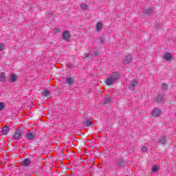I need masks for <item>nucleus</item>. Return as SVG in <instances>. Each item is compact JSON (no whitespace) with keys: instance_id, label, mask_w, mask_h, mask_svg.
<instances>
[{"instance_id":"obj_13","label":"nucleus","mask_w":176,"mask_h":176,"mask_svg":"<svg viewBox=\"0 0 176 176\" xmlns=\"http://www.w3.org/2000/svg\"><path fill=\"white\" fill-rule=\"evenodd\" d=\"M22 164L25 167H28V166H30V164H31V160H30V159L23 160V162H22Z\"/></svg>"},{"instance_id":"obj_17","label":"nucleus","mask_w":176,"mask_h":176,"mask_svg":"<svg viewBox=\"0 0 176 176\" xmlns=\"http://www.w3.org/2000/svg\"><path fill=\"white\" fill-rule=\"evenodd\" d=\"M96 31H100V30H101V28H102V23L98 22L96 25Z\"/></svg>"},{"instance_id":"obj_20","label":"nucleus","mask_w":176,"mask_h":176,"mask_svg":"<svg viewBox=\"0 0 176 176\" xmlns=\"http://www.w3.org/2000/svg\"><path fill=\"white\" fill-rule=\"evenodd\" d=\"M81 9L84 10V12H86L87 10V4L82 3L81 4Z\"/></svg>"},{"instance_id":"obj_15","label":"nucleus","mask_w":176,"mask_h":176,"mask_svg":"<svg viewBox=\"0 0 176 176\" xmlns=\"http://www.w3.org/2000/svg\"><path fill=\"white\" fill-rule=\"evenodd\" d=\"M6 80V74L1 72L0 74V82H5Z\"/></svg>"},{"instance_id":"obj_19","label":"nucleus","mask_w":176,"mask_h":176,"mask_svg":"<svg viewBox=\"0 0 176 176\" xmlns=\"http://www.w3.org/2000/svg\"><path fill=\"white\" fill-rule=\"evenodd\" d=\"M144 12L145 13V14H151L152 13V9L151 8L144 9Z\"/></svg>"},{"instance_id":"obj_11","label":"nucleus","mask_w":176,"mask_h":176,"mask_svg":"<svg viewBox=\"0 0 176 176\" xmlns=\"http://www.w3.org/2000/svg\"><path fill=\"white\" fill-rule=\"evenodd\" d=\"M41 96L43 98H50V92L47 90L43 91L41 92Z\"/></svg>"},{"instance_id":"obj_6","label":"nucleus","mask_w":176,"mask_h":176,"mask_svg":"<svg viewBox=\"0 0 176 176\" xmlns=\"http://www.w3.org/2000/svg\"><path fill=\"white\" fill-rule=\"evenodd\" d=\"M116 166L118 168H120L124 166V160L123 158H120L116 162Z\"/></svg>"},{"instance_id":"obj_2","label":"nucleus","mask_w":176,"mask_h":176,"mask_svg":"<svg viewBox=\"0 0 176 176\" xmlns=\"http://www.w3.org/2000/svg\"><path fill=\"white\" fill-rule=\"evenodd\" d=\"M23 131L21 129H19L14 133L13 135V139L14 140H20V137L23 135Z\"/></svg>"},{"instance_id":"obj_22","label":"nucleus","mask_w":176,"mask_h":176,"mask_svg":"<svg viewBox=\"0 0 176 176\" xmlns=\"http://www.w3.org/2000/svg\"><path fill=\"white\" fill-rule=\"evenodd\" d=\"M85 125L87 126L88 127H91V120H87L85 121Z\"/></svg>"},{"instance_id":"obj_18","label":"nucleus","mask_w":176,"mask_h":176,"mask_svg":"<svg viewBox=\"0 0 176 176\" xmlns=\"http://www.w3.org/2000/svg\"><path fill=\"white\" fill-rule=\"evenodd\" d=\"M160 168V167L157 165H153L152 167V171L153 173H156Z\"/></svg>"},{"instance_id":"obj_3","label":"nucleus","mask_w":176,"mask_h":176,"mask_svg":"<svg viewBox=\"0 0 176 176\" xmlns=\"http://www.w3.org/2000/svg\"><path fill=\"white\" fill-rule=\"evenodd\" d=\"M25 138L28 141H33V140L36 139V133L35 132H29L26 134Z\"/></svg>"},{"instance_id":"obj_30","label":"nucleus","mask_w":176,"mask_h":176,"mask_svg":"<svg viewBox=\"0 0 176 176\" xmlns=\"http://www.w3.org/2000/svg\"><path fill=\"white\" fill-rule=\"evenodd\" d=\"M95 56H98V54L97 52H94Z\"/></svg>"},{"instance_id":"obj_9","label":"nucleus","mask_w":176,"mask_h":176,"mask_svg":"<svg viewBox=\"0 0 176 176\" xmlns=\"http://www.w3.org/2000/svg\"><path fill=\"white\" fill-rule=\"evenodd\" d=\"M75 83V81L74 80V78L69 77L66 78L65 84L67 86H72Z\"/></svg>"},{"instance_id":"obj_21","label":"nucleus","mask_w":176,"mask_h":176,"mask_svg":"<svg viewBox=\"0 0 176 176\" xmlns=\"http://www.w3.org/2000/svg\"><path fill=\"white\" fill-rule=\"evenodd\" d=\"M162 90H168V85L163 83L162 86Z\"/></svg>"},{"instance_id":"obj_27","label":"nucleus","mask_w":176,"mask_h":176,"mask_svg":"<svg viewBox=\"0 0 176 176\" xmlns=\"http://www.w3.org/2000/svg\"><path fill=\"white\" fill-rule=\"evenodd\" d=\"M5 108V103L4 102H0V110L3 109Z\"/></svg>"},{"instance_id":"obj_1","label":"nucleus","mask_w":176,"mask_h":176,"mask_svg":"<svg viewBox=\"0 0 176 176\" xmlns=\"http://www.w3.org/2000/svg\"><path fill=\"white\" fill-rule=\"evenodd\" d=\"M118 79H120V74L119 73L114 72L113 74L110 76V77L107 78L106 80V85L108 86H111V85H113Z\"/></svg>"},{"instance_id":"obj_16","label":"nucleus","mask_w":176,"mask_h":176,"mask_svg":"<svg viewBox=\"0 0 176 176\" xmlns=\"http://www.w3.org/2000/svg\"><path fill=\"white\" fill-rule=\"evenodd\" d=\"M111 101H112V99L111 98V97L106 96L104 98V104H109V102H111Z\"/></svg>"},{"instance_id":"obj_29","label":"nucleus","mask_w":176,"mask_h":176,"mask_svg":"<svg viewBox=\"0 0 176 176\" xmlns=\"http://www.w3.org/2000/svg\"><path fill=\"white\" fill-rule=\"evenodd\" d=\"M70 67H71V68H74V65L72 64V65H70Z\"/></svg>"},{"instance_id":"obj_10","label":"nucleus","mask_w":176,"mask_h":176,"mask_svg":"<svg viewBox=\"0 0 176 176\" xmlns=\"http://www.w3.org/2000/svg\"><path fill=\"white\" fill-rule=\"evenodd\" d=\"M160 115H162V111H160L159 109H155L152 113V116L153 118H157V117L160 116Z\"/></svg>"},{"instance_id":"obj_12","label":"nucleus","mask_w":176,"mask_h":176,"mask_svg":"<svg viewBox=\"0 0 176 176\" xmlns=\"http://www.w3.org/2000/svg\"><path fill=\"white\" fill-rule=\"evenodd\" d=\"M17 78H18L17 74H10V82H11V83L16 82V80H17Z\"/></svg>"},{"instance_id":"obj_25","label":"nucleus","mask_w":176,"mask_h":176,"mask_svg":"<svg viewBox=\"0 0 176 176\" xmlns=\"http://www.w3.org/2000/svg\"><path fill=\"white\" fill-rule=\"evenodd\" d=\"M60 31H61V29H60V28L54 29V34H58V32H60Z\"/></svg>"},{"instance_id":"obj_4","label":"nucleus","mask_w":176,"mask_h":176,"mask_svg":"<svg viewBox=\"0 0 176 176\" xmlns=\"http://www.w3.org/2000/svg\"><path fill=\"white\" fill-rule=\"evenodd\" d=\"M139 83L140 82L138 81V80L133 79L132 81L130 82L129 89H130L131 90H133V89H135V87L138 86Z\"/></svg>"},{"instance_id":"obj_14","label":"nucleus","mask_w":176,"mask_h":176,"mask_svg":"<svg viewBox=\"0 0 176 176\" xmlns=\"http://www.w3.org/2000/svg\"><path fill=\"white\" fill-rule=\"evenodd\" d=\"M1 133L3 134V135H8V134H9V126H4L1 131Z\"/></svg>"},{"instance_id":"obj_8","label":"nucleus","mask_w":176,"mask_h":176,"mask_svg":"<svg viewBox=\"0 0 176 176\" xmlns=\"http://www.w3.org/2000/svg\"><path fill=\"white\" fill-rule=\"evenodd\" d=\"M164 60H166V61H170V60L173 59V55L170 54L169 52H165L163 56Z\"/></svg>"},{"instance_id":"obj_5","label":"nucleus","mask_w":176,"mask_h":176,"mask_svg":"<svg viewBox=\"0 0 176 176\" xmlns=\"http://www.w3.org/2000/svg\"><path fill=\"white\" fill-rule=\"evenodd\" d=\"M63 38L64 41H68L71 38V33L68 30H65L63 33Z\"/></svg>"},{"instance_id":"obj_28","label":"nucleus","mask_w":176,"mask_h":176,"mask_svg":"<svg viewBox=\"0 0 176 176\" xmlns=\"http://www.w3.org/2000/svg\"><path fill=\"white\" fill-rule=\"evenodd\" d=\"M142 149L144 152H146V151H148V148L146 147H143Z\"/></svg>"},{"instance_id":"obj_7","label":"nucleus","mask_w":176,"mask_h":176,"mask_svg":"<svg viewBox=\"0 0 176 176\" xmlns=\"http://www.w3.org/2000/svg\"><path fill=\"white\" fill-rule=\"evenodd\" d=\"M167 141H168V138L167 136H161L158 142L162 145H164L167 144Z\"/></svg>"},{"instance_id":"obj_23","label":"nucleus","mask_w":176,"mask_h":176,"mask_svg":"<svg viewBox=\"0 0 176 176\" xmlns=\"http://www.w3.org/2000/svg\"><path fill=\"white\" fill-rule=\"evenodd\" d=\"M132 57L131 56H128L126 57V63H131Z\"/></svg>"},{"instance_id":"obj_24","label":"nucleus","mask_w":176,"mask_h":176,"mask_svg":"<svg viewBox=\"0 0 176 176\" xmlns=\"http://www.w3.org/2000/svg\"><path fill=\"white\" fill-rule=\"evenodd\" d=\"M162 95H159L157 98V102H161L162 100Z\"/></svg>"},{"instance_id":"obj_26","label":"nucleus","mask_w":176,"mask_h":176,"mask_svg":"<svg viewBox=\"0 0 176 176\" xmlns=\"http://www.w3.org/2000/svg\"><path fill=\"white\" fill-rule=\"evenodd\" d=\"M5 49V45L3 43H0V52H2Z\"/></svg>"}]
</instances>
